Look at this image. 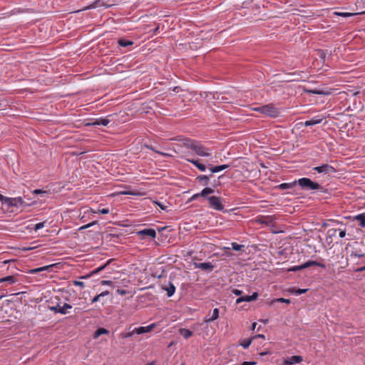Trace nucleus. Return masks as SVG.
<instances>
[{
    "label": "nucleus",
    "instance_id": "31",
    "mask_svg": "<svg viewBox=\"0 0 365 365\" xmlns=\"http://www.w3.org/2000/svg\"><path fill=\"white\" fill-rule=\"evenodd\" d=\"M112 260L113 259H110L108 260L105 264L100 266L99 267H98L96 269H94L93 270H92L91 272V274H96L99 273L101 271L103 270L107 267V265H108L111 262Z\"/></svg>",
    "mask_w": 365,
    "mask_h": 365
},
{
    "label": "nucleus",
    "instance_id": "27",
    "mask_svg": "<svg viewBox=\"0 0 365 365\" xmlns=\"http://www.w3.org/2000/svg\"><path fill=\"white\" fill-rule=\"evenodd\" d=\"M179 333L185 339H187L193 335V332L187 329L182 328L179 329Z\"/></svg>",
    "mask_w": 365,
    "mask_h": 365
},
{
    "label": "nucleus",
    "instance_id": "6",
    "mask_svg": "<svg viewBox=\"0 0 365 365\" xmlns=\"http://www.w3.org/2000/svg\"><path fill=\"white\" fill-rule=\"evenodd\" d=\"M209 201L210 207L214 208L216 210L222 211L224 209V206L222 204V198L217 196H210L207 197Z\"/></svg>",
    "mask_w": 365,
    "mask_h": 365
},
{
    "label": "nucleus",
    "instance_id": "35",
    "mask_svg": "<svg viewBox=\"0 0 365 365\" xmlns=\"http://www.w3.org/2000/svg\"><path fill=\"white\" fill-rule=\"evenodd\" d=\"M252 339H245L242 341V343L240 344V345L244 348V349H247L250 345L252 343Z\"/></svg>",
    "mask_w": 365,
    "mask_h": 365
},
{
    "label": "nucleus",
    "instance_id": "45",
    "mask_svg": "<svg viewBox=\"0 0 365 365\" xmlns=\"http://www.w3.org/2000/svg\"><path fill=\"white\" fill-rule=\"evenodd\" d=\"M73 284L76 286H79L82 288H83L85 287L84 282H81V281H77V280L73 281Z\"/></svg>",
    "mask_w": 365,
    "mask_h": 365
},
{
    "label": "nucleus",
    "instance_id": "63",
    "mask_svg": "<svg viewBox=\"0 0 365 365\" xmlns=\"http://www.w3.org/2000/svg\"><path fill=\"white\" fill-rule=\"evenodd\" d=\"M330 225H331V224H330V223H329V224H326V223H324V226H330Z\"/></svg>",
    "mask_w": 365,
    "mask_h": 365
},
{
    "label": "nucleus",
    "instance_id": "25",
    "mask_svg": "<svg viewBox=\"0 0 365 365\" xmlns=\"http://www.w3.org/2000/svg\"><path fill=\"white\" fill-rule=\"evenodd\" d=\"M17 282V278L14 275L6 276L5 277L0 278V283L8 282L10 284H14Z\"/></svg>",
    "mask_w": 365,
    "mask_h": 365
},
{
    "label": "nucleus",
    "instance_id": "41",
    "mask_svg": "<svg viewBox=\"0 0 365 365\" xmlns=\"http://www.w3.org/2000/svg\"><path fill=\"white\" fill-rule=\"evenodd\" d=\"M147 148L163 156H168V155L165 153H163V152H160V151H158L157 150L155 149V148L153 146V145H147Z\"/></svg>",
    "mask_w": 365,
    "mask_h": 365
},
{
    "label": "nucleus",
    "instance_id": "55",
    "mask_svg": "<svg viewBox=\"0 0 365 365\" xmlns=\"http://www.w3.org/2000/svg\"><path fill=\"white\" fill-rule=\"evenodd\" d=\"M156 203H157V205L160 207V209H162V210H166L167 206H165V205H163V204H162V203H160V202H156Z\"/></svg>",
    "mask_w": 365,
    "mask_h": 365
},
{
    "label": "nucleus",
    "instance_id": "57",
    "mask_svg": "<svg viewBox=\"0 0 365 365\" xmlns=\"http://www.w3.org/2000/svg\"><path fill=\"white\" fill-rule=\"evenodd\" d=\"M93 274H91V272L88 274H86V275H84V276H82L80 278L81 279H87L88 277H90L91 276H92Z\"/></svg>",
    "mask_w": 365,
    "mask_h": 365
},
{
    "label": "nucleus",
    "instance_id": "28",
    "mask_svg": "<svg viewBox=\"0 0 365 365\" xmlns=\"http://www.w3.org/2000/svg\"><path fill=\"white\" fill-rule=\"evenodd\" d=\"M309 267L308 261L299 266H293L288 269L289 272H297Z\"/></svg>",
    "mask_w": 365,
    "mask_h": 365
},
{
    "label": "nucleus",
    "instance_id": "48",
    "mask_svg": "<svg viewBox=\"0 0 365 365\" xmlns=\"http://www.w3.org/2000/svg\"><path fill=\"white\" fill-rule=\"evenodd\" d=\"M101 297L100 296V294H98V295L95 296L91 299V303H96V302H98L101 299Z\"/></svg>",
    "mask_w": 365,
    "mask_h": 365
},
{
    "label": "nucleus",
    "instance_id": "14",
    "mask_svg": "<svg viewBox=\"0 0 365 365\" xmlns=\"http://www.w3.org/2000/svg\"><path fill=\"white\" fill-rule=\"evenodd\" d=\"M218 317H219V309L215 308V309H213L212 313L211 314V315L209 314L208 315H207L205 317L204 322H206V323H209V322L215 321Z\"/></svg>",
    "mask_w": 365,
    "mask_h": 365
},
{
    "label": "nucleus",
    "instance_id": "33",
    "mask_svg": "<svg viewBox=\"0 0 365 365\" xmlns=\"http://www.w3.org/2000/svg\"><path fill=\"white\" fill-rule=\"evenodd\" d=\"M297 183V181H294L292 183H286V182H284V183H282L279 185V187L280 189H282V190H287V189H290L292 187H293V186Z\"/></svg>",
    "mask_w": 365,
    "mask_h": 365
},
{
    "label": "nucleus",
    "instance_id": "12",
    "mask_svg": "<svg viewBox=\"0 0 365 365\" xmlns=\"http://www.w3.org/2000/svg\"><path fill=\"white\" fill-rule=\"evenodd\" d=\"M303 361V359L301 356H292L291 357H288L284 361V365H293L296 364H299Z\"/></svg>",
    "mask_w": 365,
    "mask_h": 365
},
{
    "label": "nucleus",
    "instance_id": "2",
    "mask_svg": "<svg viewBox=\"0 0 365 365\" xmlns=\"http://www.w3.org/2000/svg\"><path fill=\"white\" fill-rule=\"evenodd\" d=\"M183 144L185 147L190 148L199 156L209 157L211 155L210 149L203 145L199 141L192 139H185Z\"/></svg>",
    "mask_w": 365,
    "mask_h": 365
},
{
    "label": "nucleus",
    "instance_id": "26",
    "mask_svg": "<svg viewBox=\"0 0 365 365\" xmlns=\"http://www.w3.org/2000/svg\"><path fill=\"white\" fill-rule=\"evenodd\" d=\"M354 219L359 222L360 227H365V212L354 216Z\"/></svg>",
    "mask_w": 365,
    "mask_h": 365
},
{
    "label": "nucleus",
    "instance_id": "17",
    "mask_svg": "<svg viewBox=\"0 0 365 365\" xmlns=\"http://www.w3.org/2000/svg\"><path fill=\"white\" fill-rule=\"evenodd\" d=\"M187 160L192 164H193L196 168H197L200 171L204 172L206 170L207 167L200 163V159H187Z\"/></svg>",
    "mask_w": 365,
    "mask_h": 365
},
{
    "label": "nucleus",
    "instance_id": "21",
    "mask_svg": "<svg viewBox=\"0 0 365 365\" xmlns=\"http://www.w3.org/2000/svg\"><path fill=\"white\" fill-rule=\"evenodd\" d=\"M138 234L140 235L149 236L152 238H155L156 236L155 230L154 229H151V228L144 229L143 230H140L138 232Z\"/></svg>",
    "mask_w": 365,
    "mask_h": 365
},
{
    "label": "nucleus",
    "instance_id": "49",
    "mask_svg": "<svg viewBox=\"0 0 365 365\" xmlns=\"http://www.w3.org/2000/svg\"><path fill=\"white\" fill-rule=\"evenodd\" d=\"M200 196V195H199V193L194 194V195L190 197V199L189 200V201H190V202H191V201L195 200H197Z\"/></svg>",
    "mask_w": 365,
    "mask_h": 365
},
{
    "label": "nucleus",
    "instance_id": "11",
    "mask_svg": "<svg viewBox=\"0 0 365 365\" xmlns=\"http://www.w3.org/2000/svg\"><path fill=\"white\" fill-rule=\"evenodd\" d=\"M258 297V293L257 292H254L252 295H246V296H243V297H239L236 299V303L237 304H240L243 302H252V301H254L255 299H257Z\"/></svg>",
    "mask_w": 365,
    "mask_h": 365
},
{
    "label": "nucleus",
    "instance_id": "47",
    "mask_svg": "<svg viewBox=\"0 0 365 365\" xmlns=\"http://www.w3.org/2000/svg\"><path fill=\"white\" fill-rule=\"evenodd\" d=\"M101 284L102 285H108V286H110V285H112L113 282H112V281H110V280H102V281L101 282Z\"/></svg>",
    "mask_w": 365,
    "mask_h": 365
},
{
    "label": "nucleus",
    "instance_id": "37",
    "mask_svg": "<svg viewBox=\"0 0 365 365\" xmlns=\"http://www.w3.org/2000/svg\"><path fill=\"white\" fill-rule=\"evenodd\" d=\"M308 291V289H293L292 291V293L296 294V295H300L302 294H304Z\"/></svg>",
    "mask_w": 365,
    "mask_h": 365
},
{
    "label": "nucleus",
    "instance_id": "42",
    "mask_svg": "<svg viewBox=\"0 0 365 365\" xmlns=\"http://www.w3.org/2000/svg\"><path fill=\"white\" fill-rule=\"evenodd\" d=\"M91 212H92L93 213H97V212L93 211V210H91ZM98 212L103 214V215H106V214L109 213V210L108 208H103L101 210H98Z\"/></svg>",
    "mask_w": 365,
    "mask_h": 365
},
{
    "label": "nucleus",
    "instance_id": "38",
    "mask_svg": "<svg viewBox=\"0 0 365 365\" xmlns=\"http://www.w3.org/2000/svg\"><path fill=\"white\" fill-rule=\"evenodd\" d=\"M274 302H283V303H286V304H289L290 299H284V298H277V299H274V300L272 301V304H274Z\"/></svg>",
    "mask_w": 365,
    "mask_h": 365
},
{
    "label": "nucleus",
    "instance_id": "18",
    "mask_svg": "<svg viewBox=\"0 0 365 365\" xmlns=\"http://www.w3.org/2000/svg\"><path fill=\"white\" fill-rule=\"evenodd\" d=\"M208 169L210 170L211 173H215L220 172L222 170H224L229 168L228 165H217V166H212V165H208L207 166Z\"/></svg>",
    "mask_w": 365,
    "mask_h": 365
},
{
    "label": "nucleus",
    "instance_id": "34",
    "mask_svg": "<svg viewBox=\"0 0 365 365\" xmlns=\"http://www.w3.org/2000/svg\"><path fill=\"white\" fill-rule=\"evenodd\" d=\"M308 264H309V267H310L312 266L320 267L322 268L326 267V265L324 264L319 262L317 261L309 260Z\"/></svg>",
    "mask_w": 365,
    "mask_h": 365
},
{
    "label": "nucleus",
    "instance_id": "15",
    "mask_svg": "<svg viewBox=\"0 0 365 365\" xmlns=\"http://www.w3.org/2000/svg\"><path fill=\"white\" fill-rule=\"evenodd\" d=\"M212 176V174L211 173L210 175H198L196 178V180L201 185H207L210 182V177Z\"/></svg>",
    "mask_w": 365,
    "mask_h": 365
},
{
    "label": "nucleus",
    "instance_id": "30",
    "mask_svg": "<svg viewBox=\"0 0 365 365\" xmlns=\"http://www.w3.org/2000/svg\"><path fill=\"white\" fill-rule=\"evenodd\" d=\"M118 43L119 46L122 47H127L129 46H132L134 43L132 41L124 39V38H120L118 41Z\"/></svg>",
    "mask_w": 365,
    "mask_h": 365
},
{
    "label": "nucleus",
    "instance_id": "20",
    "mask_svg": "<svg viewBox=\"0 0 365 365\" xmlns=\"http://www.w3.org/2000/svg\"><path fill=\"white\" fill-rule=\"evenodd\" d=\"M323 118H320L319 116H317V117H314V118H312V119L309 120H306L304 123V125L307 127L308 126H312V125H317V124H319V123H321L322 121Z\"/></svg>",
    "mask_w": 365,
    "mask_h": 365
},
{
    "label": "nucleus",
    "instance_id": "32",
    "mask_svg": "<svg viewBox=\"0 0 365 365\" xmlns=\"http://www.w3.org/2000/svg\"><path fill=\"white\" fill-rule=\"evenodd\" d=\"M108 331L104 328L98 329L93 334V338L97 339L101 334H108Z\"/></svg>",
    "mask_w": 365,
    "mask_h": 365
},
{
    "label": "nucleus",
    "instance_id": "51",
    "mask_svg": "<svg viewBox=\"0 0 365 365\" xmlns=\"http://www.w3.org/2000/svg\"><path fill=\"white\" fill-rule=\"evenodd\" d=\"M7 197L6 196H4L3 195L0 194V201L1 202L2 204L5 205L6 204V199Z\"/></svg>",
    "mask_w": 365,
    "mask_h": 365
},
{
    "label": "nucleus",
    "instance_id": "62",
    "mask_svg": "<svg viewBox=\"0 0 365 365\" xmlns=\"http://www.w3.org/2000/svg\"><path fill=\"white\" fill-rule=\"evenodd\" d=\"M81 220H82V222H85V220H85L84 216L81 217Z\"/></svg>",
    "mask_w": 365,
    "mask_h": 365
},
{
    "label": "nucleus",
    "instance_id": "61",
    "mask_svg": "<svg viewBox=\"0 0 365 365\" xmlns=\"http://www.w3.org/2000/svg\"><path fill=\"white\" fill-rule=\"evenodd\" d=\"M81 220H82V222H85V220H85L84 216L81 217Z\"/></svg>",
    "mask_w": 365,
    "mask_h": 365
},
{
    "label": "nucleus",
    "instance_id": "60",
    "mask_svg": "<svg viewBox=\"0 0 365 365\" xmlns=\"http://www.w3.org/2000/svg\"><path fill=\"white\" fill-rule=\"evenodd\" d=\"M155 361H151V362H150V363H148V364H147L145 365H155Z\"/></svg>",
    "mask_w": 365,
    "mask_h": 365
},
{
    "label": "nucleus",
    "instance_id": "54",
    "mask_svg": "<svg viewBox=\"0 0 365 365\" xmlns=\"http://www.w3.org/2000/svg\"><path fill=\"white\" fill-rule=\"evenodd\" d=\"M109 294H110L109 291L106 290V291H104V292H101V294H100V296H101V297H105V296L108 295Z\"/></svg>",
    "mask_w": 365,
    "mask_h": 365
},
{
    "label": "nucleus",
    "instance_id": "13",
    "mask_svg": "<svg viewBox=\"0 0 365 365\" xmlns=\"http://www.w3.org/2000/svg\"><path fill=\"white\" fill-rule=\"evenodd\" d=\"M275 217L274 216H262L258 219V222L260 224H264L267 225H272L274 222Z\"/></svg>",
    "mask_w": 365,
    "mask_h": 365
},
{
    "label": "nucleus",
    "instance_id": "16",
    "mask_svg": "<svg viewBox=\"0 0 365 365\" xmlns=\"http://www.w3.org/2000/svg\"><path fill=\"white\" fill-rule=\"evenodd\" d=\"M196 267L208 272H212L214 268V265L211 262H202L196 264Z\"/></svg>",
    "mask_w": 365,
    "mask_h": 365
},
{
    "label": "nucleus",
    "instance_id": "22",
    "mask_svg": "<svg viewBox=\"0 0 365 365\" xmlns=\"http://www.w3.org/2000/svg\"><path fill=\"white\" fill-rule=\"evenodd\" d=\"M55 266H56L55 264H50V265H46V266L38 267V268L33 269L30 270L29 272L31 274H36V273H38V272H43V271H49L52 267H53Z\"/></svg>",
    "mask_w": 365,
    "mask_h": 365
},
{
    "label": "nucleus",
    "instance_id": "59",
    "mask_svg": "<svg viewBox=\"0 0 365 365\" xmlns=\"http://www.w3.org/2000/svg\"><path fill=\"white\" fill-rule=\"evenodd\" d=\"M256 337L265 339V336L264 334H258L256 336Z\"/></svg>",
    "mask_w": 365,
    "mask_h": 365
},
{
    "label": "nucleus",
    "instance_id": "8",
    "mask_svg": "<svg viewBox=\"0 0 365 365\" xmlns=\"http://www.w3.org/2000/svg\"><path fill=\"white\" fill-rule=\"evenodd\" d=\"M71 308L72 306L67 303H64L63 306H61V303H58L56 306L49 307L50 310L53 311L55 313H60L62 314H66L68 313L67 309Z\"/></svg>",
    "mask_w": 365,
    "mask_h": 365
},
{
    "label": "nucleus",
    "instance_id": "1",
    "mask_svg": "<svg viewBox=\"0 0 365 365\" xmlns=\"http://www.w3.org/2000/svg\"><path fill=\"white\" fill-rule=\"evenodd\" d=\"M365 253L361 250L352 249L349 251V257L346 259H349L353 262V271L354 272H361L365 271Z\"/></svg>",
    "mask_w": 365,
    "mask_h": 365
},
{
    "label": "nucleus",
    "instance_id": "7",
    "mask_svg": "<svg viewBox=\"0 0 365 365\" xmlns=\"http://www.w3.org/2000/svg\"><path fill=\"white\" fill-rule=\"evenodd\" d=\"M154 326H155L154 324H150L147 327H140L138 328H135L132 331L127 333L125 336L130 337V336H132L133 335H134L135 334H141L143 333L149 332L153 330Z\"/></svg>",
    "mask_w": 365,
    "mask_h": 365
},
{
    "label": "nucleus",
    "instance_id": "3",
    "mask_svg": "<svg viewBox=\"0 0 365 365\" xmlns=\"http://www.w3.org/2000/svg\"><path fill=\"white\" fill-rule=\"evenodd\" d=\"M299 185L305 190H317L323 192H326V190L319 183L312 181L308 178H302L297 180Z\"/></svg>",
    "mask_w": 365,
    "mask_h": 365
},
{
    "label": "nucleus",
    "instance_id": "44",
    "mask_svg": "<svg viewBox=\"0 0 365 365\" xmlns=\"http://www.w3.org/2000/svg\"><path fill=\"white\" fill-rule=\"evenodd\" d=\"M337 232V229L336 228H331V229H329L328 231H327V234L330 236V237H333L336 235Z\"/></svg>",
    "mask_w": 365,
    "mask_h": 365
},
{
    "label": "nucleus",
    "instance_id": "52",
    "mask_svg": "<svg viewBox=\"0 0 365 365\" xmlns=\"http://www.w3.org/2000/svg\"><path fill=\"white\" fill-rule=\"evenodd\" d=\"M117 293L120 294V295H125L126 294L127 292L124 289H117Z\"/></svg>",
    "mask_w": 365,
    "mask_h": 365
},
{
    "label": "nucleus",
    "instance_id": "58",
    "mask_svg": "<svg viewBox=\"0 0 365 365\" xmlns=\"http://www.w3.org/2000/svg\"><path fill=\"white\" fill-rule=\"evenodd\" d=\"M257 327V323L256 322H254L252 324V330H255V328Z\"/></svg>",
    "mask_w": 365,
    "mask_h": 365
},
{
    "label": "nucleus",
    "instance_id": "23",
    "mask_svg": "<svg viewBox=\"0 0 365 365\" xmlns=\"http://www.w3.org/2000/svg\"><path fill=\"white\" fill-rule=\"evenodd\" d=\"M163 289L167 292V295L169 297H172L175 292V287L170 282H169L168 287L163 286Z\"/></svg>",
    "mask_w": 365,
    "mask_h": 365
},
{
    "label": "nucleus",
    "instance_id": "36",
    "mask_svg": "<svg viewBox=\"0 0 365 365\" xmlns=\"http://www.w3.org/2000/svg\"><path fill=\"white\" fill-rule=\"evenodd\" d=\"M334 14L341 16L343 17H350V16L355 15L356 14L349 13V12H334Z\"/></svg>",
    "mask_w": 365,
    "mask_h": 365
},
{
    "label": "nucleus",
    "instance_id": "24",
    "mask_svg": "<svg viewBox=\"0 0 365 365\" xmlns=\"http://www.w3.org/2000/svg\"><path fill=\"white\" fill-rule=\"evenodd\" d=\"M110 122V120H109L108 118H101L96 119L92 123V125H103V126H106V125H108L109 124Z\"/></svg>",
    "mask_w": 365,
    "mask_h": 365
},
{
    "label": "nucleus",
    "instance_id": "46",
    "mask_svg": "<svg viewBox=\"0 0 365 365\" xmlns=\"http://www.w3.org/2000/svg\"><path fill=\"white\" fill-rule=\"evenodd\" d=\"M232 293L235 294L236 296H240L242 294V292L237 289H232Z\"/></svg>",
    "mask_w": 365,
    "mask_h": 365
},
{
    "label": "nucleus",
    "instance_id": "40",
    "mask_svg": "<svg viewBox=\"0 0 365 365\" xmlns=\"http://www.w3.org/2000/svg\"><path fill=\"white\" fill-rule=\"evenodd\" d=\"M98 223L97 221H93L88 224H86L82 227H81L78 230H85V229H87L88 227H91V226L94 225H96Z\"/></svg>",
    "mask_w": 365,
    "mask_h": 365
},
{
    "label": "nucleus",
    "instance_id": "29",
    "mask_svg": "<svg viewBox=\"0 0 365 365\" xmlns=\"http://www.w3.org/2000/svg\"><path fill=\"white\" fill-rule=\"evenodd\" d=\"M214 191V188L207 187L202 189V191L199 192V195H200V197H206L208 195L213 193Z\"/></svg>",
    "mask_w": 365,
    "mask_h": 365
},
{
    "label": "nucleus",
    "instance_id": "56",
    "mask_svg": "<svg viewBox=\"0 0 365 365\" xmlns=\"http://www.w3.org/2000/svg\"><path fill=\"white\" fill-rule=\"evenodd\" d=\"M46 192L43 191V190H39V189H36V190H34V193H35V194L46 193Z\"/></svg>",
    "mask_w": 365,
    "mask_h": 365
},
{
    "label": "nucleus",
    "instance_id": "19",
    "mask_svg": "<svg viewBox=\"0 0 365 365\" xmlns=\"http://www.w3.org/2000/svg\"><path fill=\"white\" fill-rule=\"evenodd\" d=\"M306 92L312 94H317V95H322V96H328L331 93V92L327 89H319V88H314L312 90H307Z\"/></svg>",
    "mask_w": 365,
    "mask_h": 365
},
{
    "label": "nucleus",
    "instance_id": "50",
    "mask_svg": "<svg viewBox=\"0 0 365 365\" xmlns=\"http://www.w3.org/2000/svg\"><path fill=\"white\" fill-rule=\"evenodd\" d=\"M256 364L255 361H244L240 365H255Z\"/></svg>",
    "mask_w": 365,
    "mask_h": 365
},
{
    "label": "nucleus",
    "instance_id": "39",
    "mask_svg": "<svg viewBox=\"0 0 365 365\" xmlns=\"http://www.w3.org/2000/svg\"><path fill=\"white\" fill-rule=\"evenodd\" d=\"M244 245H238L237 243L236 242H232V250H234L235 251H240L241 250L242 247H243Z\"/></svg>",
    "mask_w": 365,
    "mask_h": 365
},
{
    "label": "nucleus",
    "instance_id": "4",
    "mask_svg": "<svg viewBox=\"0 0 365 365\" xmlns=\"http://www.w3.org/2000/svg\"><path fill=\"white\" fill-rule=\"evenodd\" d=\"M262 114L265 115L267 117L276 118L279 115V110L274 107L272 104H267L262 106L255 108L254 109Z\"/></svg>",
    "mask_w": 365,
    "mask_h": 365
},
{
    "label": "nucleus",
    "instance_id": "53",
    "mask_svg": "<svg viewBox=\"0 0 365 365\" xmlns=\"http://www.w3.org/2000/svg\"><path fill=\"white\" fill-rule=\"evenodd\" d=\"M221 100L224 102H230V98H227V96H225V94H222V97H221Z\"/></svg>",
    "mask_w": 365,
    "mask_h": 365
},
{
    "label": "nucleus",
    "instance_id": "43",
    "mask_svg": "<svg viewBox=\"0 0 365 365\" xmlns=\"http://www.w3.org/2000/svg\"><path fill=\"white\" fill-rule=\"evenodd\" d=\"M45 226V222L37 223L34 225V230L36 231L44 227Z\"/></svg>",
    "mask_w": 365,
    "mask_h": 365
},
{
    "label": "nucleus",
    "instance_id": "5",
    "mask_svg": "<svg viewBox=\"0 0 365 365\" xmlns=\"http://www.w3.org/2000/svg\"><path fill=\"white\" fill-rule=\"evenodd\" d=\"M312 170L317 172L318 173H322L324 175H328L335 173L336 170L329 164H322L320 166L314 167Z\"/></svg>",
    "mask_w": 365,
    "mask_h": 365
},
{
    "label": "nucleus",
    "instance_id": "10",
    "mask_svg": "<svg viewBox=\"0 0 365 365\" xmlns=\"http://www.w3.org/2000/svg\"><path fill=\"white\" fill-rule=\"evenodd\" d=\"M329 222H330L331 223V225L333 226H340L339 228H337V231H339V237L344 238L346 236V230L342 222L334 220H329Z\"/></svg>",
    "mask_w": 365,
    "mask_h": 365
},
{
    "label": "nucleus",
    "instance_id": "9",
    "mask_svg": "<svg viewBox=\"0 0 365 365\" xmlns=\"http://www.w3.org/2000/svg\"><path fill=\"white\" fill-rule=\"evenodd\" d=\"M24 204V201L21 197H6V205L9 207H19L23 205Z\"/></svg>",
    "mask_w": 365,
    "mask_h": 365
},
{
    "label": "nucleus",
    "instance_id": "64",
    "mask_svg": "<svg viewBox=\"0 0 365 365\" xmlns=\"http://www.w3.org/2000/svg\"><path fill=\"white\" fill-rule=\"evenodd\" d=\"M177 89H178V87H175V88L173 89L174 91H177Z\"/></svg>",
    "mask_w": 365,
    "mask_h": 365
}]
</instances>
